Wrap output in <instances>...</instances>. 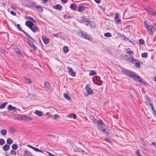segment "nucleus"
Here are the masks:
<instances>
[{"label": "nucleus", "instance_id": "f257e3e1", "mask_svg": "<svg viewBox=\"0 0 156 156\" xmlns=\"http://www.w3.org/2000/svg\"><path fill=\"white\" fill-rule=\"evenodd\" d=\"M124 73L127 76L135 80L143 82L140 78L137 75V74L129 70H125Z\"/></svg>", "mask_w": 156, "mask_h": 156}, {"label": "nucleus", "instance_id": "f03ea898", "mask_svg": "<svg viewBox=\"0 0 156 156\" xmlns=\"http://www.w3.org/2000/svg\"><path fill=\"white\" fill-rule=\"evenodd\" d=\"M97 126L99 131L101 132H105L106 126L103 123L102 121L100 119L97 122Z\"/></svg>", "mask_w": 156, "mask_h": 156}, {"label": "nucleus", "instance_id": "7ed1b4c3", "mask_svg": "<svg viewBox=\"0 0 156 156\" xmlns=\"http://www.w3.org/2000/svg\"><path fill=\"white\" fill-rule=\"evenodd\" d=\"M30 8L33 9H36L38 11H43L42 7L40 5H37L35 2H33L30 5Z\"/></svg>", "mask_w": 156, "mask_h": 156}, {"label": "nucleus", "instance_id": "20e7f679", "mask_svg": "<svg viewBox=\"0 0 156 156\" xmlns=\"http://www.w3.org/2000/svg\"><path fill=\"white\" fill-rule=\"evenodd\" d=\"M19 153L21 156H32L31 153L27 150H20L19 151Z\"/></svg>", "mask_w": 156, "mask_h": 156}, {"label": "nucleus", "instance_id": "39448f33", "mask_svg": "<svg viewBox=\"0 0 156 156\" xmlns=\"http://www.w3.org/2000/svg\"><path fill=\"white\" fill-rule=\"evenodd\" d=\"M25 35L27 36V39L28 41V43L29 46L33 45L35 42L34 40L31 36L26 33Z\"/></svg>", "mask_w": 156, "mask_h": 156}, {"label": "nucleus", "instance_id": "423d86ee", "mask_svg": "<svg viewBox=\"0 0 156 156\" xmlns=\"http://www.w3.org/2000/svg\"><path fill=\"white\" fill-rule=\"evenodd\" d=\"M146 29H147L150 35L153 34V31H155V27L150 25L149 26H147Z\"/></svg>", "mask_w": 156, "mask_h": 156}, {"label": "nucleus", "instance_id": "0eeeda50", "mask_svg": "<svg viewBox=\"0 0 156 156\" xmlns=\"http://www.w3.org/2000/svg\"><path fill=\"white\" fill-rule=\"evenodd\" d=\"M31 30L34 33H35L39 31V29L37 26L35 24H34L33 26H32L31 28H30Z\"/></svg>", "mask_w": 156, "mask_h": 156}, {"label": "nucleus", "instance_id": "6e6552de", "mask_svg": "<svg viewBox=\"0 0 156 156\" xmlns=\"http://www.w3.org/2000/svg\"><path fill=\"white\" fill-rule=\"evenodd\" d=\"M20 118L21 120H24L27 121L31 120L33 119V118L30 117L26 115L21 116L20 117Z\"/></svg>", "mask_w": 156, "mask_h": 156}, {"label": "nucleus", "instance_id": "1a4fd4ad", "mask_svg": "<svg viewBox=\"0 0 156 156\" xmlns=\"http://www.w3.org/2000/svg\"><path fill=\"white\" fill-rule=\"evenodd\" d=\"M27 146L28 147H30L31 148L33 149L35 151H36L37 152H40L42 153H43V152L42 150H40L38 148L35 147L30 145V144H27Z\"/></svg>", "mask_w": 156, "mask_h": 156}, {"label": "nucleus", "instance_id": "9d476101", "mask_svg": "<svg viewBox=\"0 0 156 156\" xmlns=\"http://www.w3.org/2000/svg\"><path fill=\"white\" fill-rule=\"evenodd\" d=\"M68 70V72L69 74L73 76H76L75 73L74 72L72 68L68 67H67Z\"/></svg>", "mask_w": 156, "mask_h": 156}, {"label": "nucleus", "instance_id": "9b49d317", "mask_svg": "<svg viewBox=\"0 0 156 156\" xmlns=\"http://www.w3.org/2000/svg\"><path fill=\"white\" fill-rule=\"evenodd\" d=\"M34 24V23L32 22L29 21H26L25 22L26 25L30 29L31 28L32 26H33Z\"/></svg>", "mask_w": 156, "mask_h": 156}, {"label": "nucleus", "instance_id": "f8f14e48", "mask_svg": "<svg viewBox=\"0 0 156 156\" xmlns=\"http://www.w3.org/2000/svg\"><path fill=\"white\" fill-rule=\"evenodd\" d=\"M85 88L87 91L88 95L92 94H93V91L88 86H86Z\"/></svg>", "mask_w": 156, "mask_h": 156}, {"label": "nucleus", "instance_id": "ddd939ff", "mask_svg": "<svg viewBox=\"0 0 156 156\" xmlns=\"http://www.w3.org/2000/svg\"><path fill=\"white\" fill-rule=\"evenodd\" d=\"M74 150L76 151H78L80 152H82L83 154H86V153L83 150H82L80 148L76 147L74 148Z\"/></svg>", "mask_w": 156, "mask_h": 156}, {"label": "nucleus", "instance_id": "4468645a", "mask_svg": "<svg viewBox=\"0 0 156 156\" xmlns=\"http://www.w3.org/2000/svg\"><path fill=\"white\" fill-rule=\"evenodd\" d=\"M82 38H85L86 39H87L90 41L93 40V39L92 38L90 37V36L87 34L86 33H84Z\"/></svg>", "mask_w": 156, "mask_h": 156}, {"label": "nucleus", "instance_id": "2eb2a0df", "mask_svg": "<svg viewBox=\"0 0 156 156\" xmlns=\"http://www.w3.org/2000/svg\"><path fill=\"white\" fill-rule=\"evenodd\" d=\"M42 40L44 43L46 44L48 43L49 42V40L45 36H44L42 37Z\"/></svg>", "mask_w": 156, "mask_h": 156}, {"label": "nucleus", "instance_id": "dca6fc26", "mask_svg": "<svg viewBox=\"0 0 156 156\" xmlns=\"http://www.w3.org/2000/svg\"><path fill=\"white\" fill-rule=\"evenodd\" d=\"M85 9V7L79 6L78 8V11L81 13H83Z\"/></svg>", "mask_w": 156, "mask_h": 156}, {"label": "nucleus", "instance_id": "f3484780", "mask_svg": "<svg viewBox=\"0 0 156 156\" xmlns=\"http://www.w3.org/2000/svg\"><path fill=\"white\" fill-rule=\"evenodd\" d=\"M115 19L117 23H119L120 20L119 18V14L118 13H116L115 15Z\"/></svg>", "mask_w": 156, "mask_h": 156}, {"label": "nucleus", "instance_id": "a211bd4d", "mask_svg": "<svg viewBox=\"0 0 156 156\" xmlns=\"http://www.w3.org/2000/svg\"><path fill=\"white\" fill-rule=\"evenodd\" d=\"M131 56V57L130 58H129L127 59V61L129 62H134V61H137V60L135 58L132 56Z\"/></svg>", "mask_w": 156, "mask_h": 156}, {"label": "nucleus", "instance_id": "6ab92c4d", "mask_svg": "<svg viewBox=\"0 0 156 156\" xmlns=\"http://www.w3.org/2000/svg\"><path fill=\"white\" fill-rule=\"evenodd\" d=\"M10 146L7 144L4 145L2 147L4 151H7L9 150Z\"/></svg>", "mask_w": 156, "mask_h": 156}, {"label": "nucleus", "instance_id": "aec40b11", "mask_svg": "<svg viewBox=\"0 0 156 156\" xmlns=\"http://www.w3.org/2000/svg\"><path fill=\"white\" fill-rule=\"evenodd\" d=\"M77 5L75 4H72L70 5V8L72 10H75L77 8Z\"/></svg>", "mask_w": 156, "mask_h": 156}, {"label": "nucleus", "instance_id": "412c9836", "mask_svg": "<svg viewBox=\"0 0 156 156\" xmlns=\"http://www.w3.org/2000/svg\"><path fill=\"white\" fill-rule=\"evenodd\" d=\"M126 52L130 56H132L133 54V51L131 50L129 48H128L126 49Z\"/></svg>", "mask_w": 156, "mask_h": 156}, {"label": "nucleus", "instance_id": "4be33fe9", "mask_svg": "<svg viewBox=\"0 0 156 156\" xmlns=\"http://www.w3.org/2000/svg\"><path fill=\"white\" fill-rule=\"evenodd\" d=\"M53 8L56 9L60 10L62 8V6L59 4H57L53 6Z\"/></svg>", "mask_w": 156, "mask_h": 156}, {"label": "nucleus", "instance_id": "5701e85b", "mask_svg": "<svg viewBox=\"0 0 156 156\" xmlns=\"http://www.w3.org/2000/svg\"><path fill=\"white\" fill-rule=\"evenodd\" d=\"M34 113L35 114L39 116H41L43 113V112L41 111L38 110H36Z\"/></svg>", "mask_w": 156, "mask_h": 156}, {"label": "nucleus", "instance_id": "b1692460", "mask_svg": "<svg viewBox=\"0 0 156 156\" xmlns=\"http://www.w3.org/2000/svg\"><path fill=\"white\" fill-rule=\"evenodd\" d=\"M44 86L47 89L49 90L50 88V84L48 82H46L44 83Z\"/></svg>", "mask_w": 156, "mask_h": 156}, {"label": "nucleus", "instance_id": "393cba45", "mask_svg": "<svg viewBox=\"0 0 156 156\" xmlns=\"http://www.w3.org/2000/svg\"><path fill=\"white\" fill-rule=\"evenodd\" d=\"M16 28L18 29V30L20 31H22L23 32L24 34H26L27 33L22 30V29L21 28L20 25L19 24H17L16 25Z\"/></svg>", "mask_w": 156, "mask_h": 156}, {"label": "nucleus", "instance_id": "a878e982", "mask_svg": "<svg viewBox=\"0 0 156 156\" xmlns=\"http://www.w3.org/2000/svg\"><path fill=\"white\" fill-rule=\"evenodd\" d=\"M7 108L9 111L11 110H14L16 108L15 107L11 105H9Z\"/></svg>", "mask_w": 156, "mask_h": 156}, {"label": "nucleus", "instance_id": "bb28decb", "mask_svg": "<svg viewBox=\"0 0 156 156\" xmlns=\"http://www.w3.org/2000/svg\"><path fill=\"white\" fill-rule=\"evenodd\" d=\"M7 143L9 144H11L13 142V141L12 139L10 138H8L6 140Z\"/></svg>", "mask_w": 156, "mask_h": 156}, {"label": "nucleus", "instance_id": "cd10ccee", "mask_svg": "<svg viewBox=\"0 0 156 156\" xmlns=\"http://www.w3.org/2000/svg\"><path fill=\"white\" fill-rule=\"evenodd\" d=\"M64 98L66 99L67 100H69L70 99V98L69 96L68 95V94L66 93H65L63 95Z\"/></svg>", "mask_w": 156, "mask_h": 156}, {"label": "nucleus", "instance_id": "c85d7f7f", "mask_svg": "<svg viewBox=\"0 0 156 156\" xmlns=\"http://www.w3.org/2000/svg\"><path fill=\"white\" fill-rule=\"evenodd\" d=\"M7 132L6 130L5 129H2L0 131V133L2 135H5L7 133Z\"/></svg>", "mask_w": 156, "mask_h": 156}, {"label": "nucleus", "instance_id": "c756f323", "mask_svg": "<svg viewBox=\"0 0 156 156\" xmlns=\"http://www.w3.org/2000/svg\"><path fill=\"white\" fill-rule=\"evenodd\" d=\"M104 35L106 37H111L112 36L111 34L109 32L105 33Z\"/></svg>", "mask_w": 156, "mask_h": 156}, {"label": "nucleus", "instance_id": "7c9ffc66", "mask_svg": "<svg viewBox=\"0 0 156 156\" xmlns=\"http://www.w3.org/2000/svg\"><path fill=\"white\" fill-rule=\"evenodd\" d=\"M149 12L150 14H151L153 16H155V15H156L155 11L152 9L150 10Z\"/></svg>", "mask_w": 156, "mask_h": 156}, {"label": "nucleus", "instance_id": "2f4dec72", "mask_svg": "<svg viewBox=\"0 0 156 156\" xmlns=\"http://www.w3.org/2000/svg\"><path fill=\"white\" fill-rule=\"evenodd\" d=\"M134 62H135V65L138 68H140V62L137 60V61H134Z\"/></svg>", "mask_w": 156, "mask_h": 156}, {"label": "nucleus", "instance_id": "473e14b6", "mask_svg": "<svg viewBox=\"0 0 156 156\" xmlns=\"http://www.w3.org/2000/svg\"><path fill=\"white\" fill-rule=\"evenodd\" d=\"M52 36L54 37H61V35H60V33H58L56 34H52Z\"/></svg>", "mask_w": 156, "mask_h": 156}, {"label": "nucleus", "instance_id": "72a5a7b5", "mask_svg": "<svg viewBox=\"0 0 156 156\" xmlns=\"http://www.w3.org/2000/svg\"><path fill=\"white\" fill-rule=\"evenodd\" d=\"M78 35L80 37L82 38V37H83V36L84 34V33H83L82 32L79 31L77 33Z\"/></svg>", "mask_w": 156, "mask_h": 156}, {"label": "nucleus", "instance_id": "f704fd0d", "mask_svg": "<svg viewBox=\"0 0 156 156\" xmlns=\"http://www.w3.org/2000/svg\"><path fill=\"white\" fill-rule=\"evenodd\" d=\"M63 50L65 53L69 51V48L67 46H65L63 48Z\"/></svg>", "mask_w": 156, "mask_h": 156}, {"label": "nucleus", "instance_id": "c9c22d12", "mask_svg": "<svg viewBox=\"0 0 156 156\" xmlns=\"http://www.w3.org/2000/svg\"><path fill=\"white\" fill-rule=\"evenodd\" d=\"M96 74V72L94 70H91L89 73V75L90 76H93Z\"/></svg>", "mask_w": 156, "mask_h": 156}, {"label": "nucleus", "instance_id": "e433bc0d", "mask_svg": "<svg viewBox=\"0 0 156 156\" xmlns=\"http://www.w3.org/2000/svg\"><path fill=\"white\" fill-rule=\"evenodd\" d=\"M7 104V102H5L4 103L2 104L1 105H0V109H2L4 108Z\"/></svg>", "mask_w": 156, "mask_h": 156}, {"label": "nucleus", "instance_id": "4c0bfd02", "mask_svg": "<svg viewBox=\"0 0 156 156\" xmlns=\"http://www.w3.org/2000/svg\"><path fill=\"white\" fill-rule=\"evenodd\" d=\"M73 117V118L74 119H76V115L74 114L71 113L69 115V117Z\"/></svg>", "mask_w": 156, "mask_h": 156}, {"label": "nucleus", "instance_id": "58836bf2", "mask_svg": "<svg viewBox=\"0 0 156 156\" xmlns=\"http://www.w3.org/2000/svg\"><path fill=\"white\" fill-rule=\"evenodd\" d=\"M12 147V149L14 150H16L18 147L17 145L16 144H13Z\"/></svg>", "mask_w": 156, "mask_h": 156}, {"label": "nucleus", "instance_id": "ea45409f", "mask_svg": "<svg viewBox=\"0 0 156 156\" xmlns=\"http://www.w3.org/2000/svg\"><path fill=\"white\" fill-rule=\"evenodd\" d=\"M24 81L25 82L27 83H29L31 82L30 79L28 78H25Z\"/></svg>", "mask_w": 156, "mask_h": 156}, {"label": "nucleus", "instance_id": "a19ab883", "mask_svg": "<svg viewBox=\"0 0 156 156\" xmlns=\"http://www.w3.org/2000/svg\"><path fill=\"white\" fill-rule=\"evenodd\" d=\"M10 154L11 155H15L16 154V151L14 150H12L10 152Z\"/></svg>", "mask_w": 156, "mask_h": 156}, {"label": "nucleus", "instance_id": "79ce46f5", "mask_svg": "<svg viewBox=\"0 0 156 156\" xmlns=\"http://www.w3.org/2000/svg\"><path fill=\"white\" fill-rule=\"evenodd\" d=\"M148 53L147 52L143 53L141 54L142 57H147V56Z\"/></svg>", "mask_w": 156, "mask_h": 156}, {"label": "nucleus", "instance_id": "37998d69", "mask_svg": "<svg viewBox=\"0 0 156 156\" xmlns=\"http://www.w3.org/2000/svg\"><path fill=\"white\" fill-rule=\"evenodd\" d=\"M5 143V141L3 139H0V145H2Z\"/></svg>", "mask_w": 156, "mask_h": 156}, {"label": "nucleus", "instance_id": "c03bdc74", "mask_svg": "<svg viewBox=\"0 0 156 156\" xmlns=\"http://www.w3.org/2000/svg\"><path fill=\"white\" fill-rule=\"evenodd\" d=\"M11 7L12 9L14 10L15 11L16 10V6L15 5L12 4L11 6Z\"/></svg>", "mask_w": 156, "mask_h": 156}, {"label": "nucleus", "instance_id": "a18cd8bd", "mask_svg": "<svg viewBox=\"0 0 156 156\" xmlns=\"http://www.w3.org/2000/svg\"><path fill=\"white\" fill-rule=\"evenodd\" d=\"M45 152L46 153H47L49 156H56L55 155H54V154H52V153H51L50 152L46 151H45Z\"/></svg>", "mask_w": 156, "mask_h": 156}, {"label": "nucleus", "instance_id": "49530a36", "mask_svg": "<svg viewBox=\"0 0 156 156\" xmlns=\"http://www.w3.org/2000/svg\"><path fill=\"white\" fill-rule=\"evenodd\" d=\"M139 43L143 45L144 44V40L140 39L139 41Z\"/></svg>", "mask_w": 156, "mask_h": 156}, {"label": "nucleus", "instance_id": "de8ad7c7", "mask_svg": "<svg viewBox=\"0 0 156 156\" xmlns=\"http://www.w3.org/2000/svg\"><path fill=\"white\" fill-rule=\"evenodd\" d=\"M11 133L14 132L15 131V130L13 127H11L9 129Z\"/></svg>", "mask_w": 156, "mask_h": 156}, {"label": "nucleus", "instance_id": "09e8293b", "mask_svg": "<svg viewBox=\"0 0 156 156\" xmlns=\"http://www.w3.org/2000/svg\"><path fill=\"white\" fill-rule=\"evenodd\" d=\"M15 51L18 54L20 55V50L18 48H16L15 49Z\"/></svg>", "mask_w": 156, "mask_h": 156}, {"label": "nucleus", "instance_id": "8fccbe9b", "mask_svg": "<svg viewBox=\"0 0 156 156\" xmlns=\"http://www.w3.org/2000/svg\"><path fill=\"white\" fill-rule=\"evenodd\" d=\"M122 37L123 38V40L126 41L128 40V38L124 35H122Z\"/></svg>", "mask_w": 156, "mask_h": 156}, {"label": "nucleus", "instance_id": "3c124183", "mask_svg": "<svg viewBox=\"0 0 156 156\" xmlns=\"http://www.w3.org/2000/svg\"><path fill=\"white\" fill-rule=\"evenodd\" d=\"M30 46H31L35 50H36L37 49V47L33 44V45H30Z\"/></svg>", "mask_w": 156, "mask_h": 156}, {"label": "nucleus", "instance_id": "603ef678", "mask_svg": "<svg viewBox=\"0 0 156 156\" xmlns=\"http://www.w3.org/2000/svg\"><path fill=\"white\" fill-rule=\"evenodd\" d=\"M144 25L145 26V27L146 28L147 27V26H149L150 25H148L147 22L146 21H144Z\"/></svg>", "mask_w": 156, "mask_h": 156}, {"label": "nucleus", "instance_id": "864d4df0", "mask_svg": "<svg viewBox=\"0 0 156 156\" xmlns=\"http://www.w3.org/2000/svg\"><path fill=\"white\" fill-rule=\"evenodd\" d=\"M1 4L3 6H5L7 4V3L5 2H2L1 3Z\"/></svg>", "mask_w": 156, "mask_h": 156}, {"label": "nucleus", "instance_id": "5fc2aeb1", "mask_svg": "<svg viewBox=\"0 0 156 156\" xmlns=\"http://www.w3.org/2000/svg\"><path fill=\"white\" fill-rule=\"evenodd\" d=\"M0 52L2 53H5V51L2 49H0Z\"/></svg>", "mask_w": 156, "mask_h": 156}, {"label": "nucleus", "instance_id": "6e6d98bb", "mask_svg": "<svg viewBox=\"0 0 156 156\" xmlns=\"http://www.w3.org/2000/svg\"><path fill=\"white\" fill-rule=\"evenodd\" d=\"M10 13L13 15V16H15L16 15V12H13V11H11L10 12Z\"/></svg>", "mask_w": 156, "mask_h": 156}, {"label": "nucleus", "instance_id": "4d7b16f0", "mask_svg": "<svg viewBox=\"0 0 156 156\" xmlns=\"http://www.w3.org/2000/svg\"><path fill=\"white\" fill-rule=\"evenodd\" d=\"M150 106L151 107L152 109H154V106L152 103L151 102L150 103Z\"/></svg>", "mask_w": 156, "mask_h": 156}, {"label": "nucleus", "instance_id": "13d9d810", "mask_svg": "<svg viewBox=\"0 0 156 156\" xmlns=\"http://www.w3.org/2000/svg\"><path fill=\"white\" fill-rule=\"evenodd\" d=\"M47 136H49V137H55V136L54 135H51V134H48L47 135Z\"/></svg>", "mask_w": 156, "mask_h": 156}, {"label": "nucleus", "instance_id": "bf43d9fd", "mask_svg": "<svg viewBox=\"0 0 156 156\" xmlns=\"http://www.w3.org/2000/svg\"><path fill=\"white\" fill-rule=\"evenodd\" d=\"M105 141L109 143H111V140L108 138H106L105 139Z\"/></svg>", "mask_w": 156, "mask_h": 156}, {"label": "nucleus", "instance_id": "052dcab7", "mask_svg": "<svg viewBox=\"0 0 156 156\" xmlns=\"http://www.w3.org/2000/svg\"><path fill=\"white\" fill-rule=\"evenodd\" d=\"M101 83L102 81H98V82H97V84H98V85H100L101 84Z\"/></svg>", "mask_w": 156, "mask_h": 156}, {"label": "nucleus", "instance_id": "680f3d73", "mask_svg": "<svg viewBox=\"0 0 156 156\" xmlns=\"http://www.w3.org/2000/svg\"><path fill=\"white\" fill-rule=\"evenodd\" d=\"M96 80L98 81H101L100 80V77L99 76H97L96 77Z\"/></svg>", "mask_w": 156, "mask_h": 156}, {"label": "nucleus", "instance_id": "e2e57ef3", "mask_svg": "<svg viewBox=\"0 0 156 156\" xmlns=\"http://www.w3.org/2000/svg\"><path fill=\"white\" fill-rule=\"evenodd\" d=\"M65 18L66 19H70L71 17L70 16H65Z\"/></svg>", "mask_w": 156, "mask_h": 156}, {"label": "nucleus", "instance_id": "0e129e2a", "mask_svg": "<svg viewBox=\"0 0 156 156\" xmlns=\"http://www.w3.org/2000/svg\"><path fill=\"white\" fill-rule=\"evenodd\" d=\"M29 20H31V21H33V22H35V20H34V19L33 18H31V17H30V18L29 19Z\"/></svg>", "mask_w": 156, "mask_h": 156}, {"label": "nucleus", "instance_id": "69168bd1", "mask_svg": "<svg viewBox=\"0 0 156 156\" xmlns=\"http://www.w3.org/2000/svg\"><path fill=\"white\" fill-rule=\"evenodd\" d=\"M140 151L139 150H137L136 151V154L137 155L140 154Z\"/></svg>", "mask_w": 156, "mask_h": 156}, {"label": "nucleus", "instance_id": "338daca9", "mask_svg": "<svg viewBox=\"0 0 156 156\" xmlns=\"http://www.w3.org/2000/svg\"><path fill=\"white\" fill-rule=\"evenodd\" d=\"M152 110L153 111V114H154L155 115H156V112L154 108V109H152Z\"/></svg>", "mask_w": 156, "mask_h": 156}, {"label": "nucleus", "instance_id": "774afa93", "mask_svg": "<svg viewBox=\"0 0 156 156\" xmlns=\"http://www.w3.org/2000/svg\"><path fill=\"white\" fill-rule=\"evenodd\" d=\"M95 2L97 3H99L100 2V0H94Z\"/></svg>", "mask_w": 156, "mask_h": 156}]
</instances>
